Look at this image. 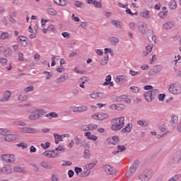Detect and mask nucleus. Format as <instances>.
Returning a JSON list of instances; mask_svg holds the SVG:
<instances>
[{"label":"nucleus","instance_id":"42","mask_svg":"<svg viewBox=\"0 0 181 181\" xmlns=\"http://www.w3.org/2000/svg\"><path fill=\"white\" fill-rule=\"evenodd\" d=\"M169 6L171 9H176L177 4H176L175 0H172L169 4Z\"/></svg>","mask_w":181,"mask_h":181},{"label":"nucleus","instance_id":"26","mask_svg":"<svg viewBox=\"0 0 181 181\" xmlns=\"http://www.w3.org/2000/svg\"><path fill=\"white\" fill-rule=\"evenodd\" d=\"M56 5H59V6H66L67 5V0H54Z\"/></svg>","mask_w":181,"mask_h":181},{"label":"nucleus","instance_id":"33","mask_svg":"<svg viewBox=\"0 0 181 181\" xmlns=\"http://www.w3.org/2000/svg\"><path fill=\"white\" fill-rule=\"evenodd\" d=\"M47 118H49V119H52V118H59V115L54 112H52L50 113H48L45 115Z\"/></svg>","mask_w":181,"mask_h":181},{"label":"nucleus","instance_id":"35","mask_svg":"<svg viewBox=\"0 0 181 181\" xmlns=\"http://www.w3.org/2000/svg\"><path fill=\"white\" fill-rule=\"evenodd\" d=\"M47 12L49 13V15H52V16H56L57 15V11L52 8H48L47 9Z\"/></svg>","mask_w":181,"mask_h":181},{"label":"nucleus","instance_id":"61","mask_svg":"<svg viewBox=\"0 0 181 181\" xmlns=\"http://www.w3.org/2000/svg\"><path fill=\"white\" fill-rule=\"evenodd\" d=\"M93 5L95 6V8H101L102 4L100 1L93 0Z\"/></svg>","mask_w":181,"mask_h":181},{"label":"nucleus","instance_id":"18","mask_svg":"<svg viewBox=\"0 0 181 181\" xmlns=\"http://www.w3.org/2000/svg\"><path fill=\"white\" fill-rule=\"evenodd\" d=\"M74 141L78 146H86L87 145V144H86V141L84 140H81L80 138H78V136H75Z\"/></svg>","mask_w":181,"mask_h":181},{"label":"nucleus","instance_id":"19","mask_svg":"<svg viewBox=\"0 0 181 181\" xmlns=\"http://www.w3.org/2000/svg\"><path fill=\"white\" fill-rule=\"evenodd\" d=\"M11 95H12V93L9 90H6L4 96L0 99V101H9V98H11Z\"/></svg>","mask_w":181,"mask_h":181},{"label":"nucleus","instance_id":"15","mask_svg":"<svg viewBox=\"0 0 181 181\" xmlns=\"http://www.w3.org/2000/svg\"><path fill=\"white\" fill-rule=\"evenodd\" d=\"M151 177H152V175L149 174V173H144L139 176V180L141 181H149Z\"/></svg>","mask_w":181,"mask_h":181},{"label":"nucleus","instance_id":"11","mask_svg":"<svg viewBox=\"0 0 181 181\" xmlns=\"http://www.w3.org/2000/svg\"><path fill=\"white\" fill-rule=\"evenodd\" d=\"M69 78V74L65 73L63 75H62L59 78H57L55 81L54 83L56 84H60L61 83H64L65 81Z\"/></svg>","mask_w":181,"mask_h":181},{"label":"nucleus","instance_id":"44","mask_svg":"<svg viewBox=\"0 0 181 181\" xmlns=\"http://www.w3.org/2000/svg\"><path fill=\"white\" fill-rule=\"evenodd\" d=\"M89 131H93L94 129H97L98 128V125L95 124H88Z\"/></svg>","mask_w":181,"mask_h":181},{"label":"nucleus","instance_id":"17","mask_svg":"<svg viewBox=\"0 0 181 181\" xmlns=\"http://www.w3.org/2000/svg\"><path fill=\"white\" fill-rule=\"evenodd\" d=\"M0 172H2L4 175H11L12 173V168L9 165H6L1 169Z\"/></svg>","mask_w":181,"mask_h":181},{"label":"nucleus","instance_id":"27","mask_svg":"<svg viewBox=\"0 0 181 181\" xmlns=\"http://www.w3.org/2000/svg\"><path fill=\"white\" fill-rule=\"evenodd\" d=\"M87 79L88 78L86 76H83L78 79V83H82L79 85V87H81V88H86V86H84V84H86V81H87Z\"/></svg>","mask_w":181,"mask_h":181},{"label":"nucleus","instance_id":"23","mask_svg":"<svg viewBox=\"0 0 181 181\" xmlns=\"http://www.w3.org/2000/svg\"><path fill=\"white\" fill-rule=\"evenodd\" d=\"M117 149V151H114L112 152L114 155H117V153H119V152H124V151H127V147L124 146L118 145Z\"/></svg>","mask_w":181,"mask_h":181},{"label":"nucleus","instance_id":"40","mask_svg":"<svg viewBox=\"0 0 181 181\" xmlns=\"http://www.w3.org/2000/svg\"><path fill=\"white\" fill-rule=\"evenodd\" d=\"M137 124L138 125H140V127H148L149 125L148 122L145 120H139L137 121Z\"/></svg>","mask_w":181,"mask_h":181},{"label":"nucleus","instance_id":"34","mask_svg":"<svg viewBox=\"0 0 181 181\" xmlns=\"http://www.w3.org/2000/svg\"><path fill=\"white\" fill-rule=\"evenodd\" d=\"M109 60H110V57L108 55L105 56L104 58L100 60L101 66H106V64H107Z\"/></svg>","mask_w":181,"mask_h":181},{"label":"nucleus","instance_id":"57","mask_svg":"<svg viewBox=\"0 0 181 181\" xmlns=\"http://www.w3.org/2000/svg\"><path fill=\"white\" fill-rule=\"evenodd\" d=\"M141 73H142V71H135L133 70L129 71V74H131L132 76H138V75L141 74Z\"/></svg>","mask_w":181,"mask_h":181},{"label":"nucleus","instance_id":"47","mask_svg":"<svg viewBox=\"0 0 181 181\" xmlns=\"http://www.w3.org/2000/svg\"><path fill=\"white\" fill-rule=\"evenodd\" d=\"M28 40V37L25 36H18L17 37V42L21 43V42H26Z\"/></svg>","mask_w":181,"mask_h":181},{"label":"nucleus","instance_id":"9","mask_svg":"<svg viewBox=\"0 0 181 181\" xmlns=\"http://www.w3.org/2000/svg\"><path fill=\"white\" fill-rule=\"evenodd\" d=\"M163 69L162 65H156L153 67L151 70L148 71V76H153L154 74H158V73H160Z\"/></svg>","mask_w":181,"mask_h":181},{"label":"nucleus","instance_id":"63","mask_svg":"<svg viewBox=\"0 0 181 181\" xmlns=\"http://www.w3.org/2000/svg\"><path fill=\"white\" fill-rule=\"evenodd\" d=\"M41 146L43 149H48L50 147V142H46L45 145V144H41Z\"/></svg>","mask_w":181,"mask_h":181},{"label":"nucleus","instance_id":"48","mask_svg":"<svg viewBox=\"0 0 181 181\" xmlns=\"http://www.w3.org/2000/svg\"><path fill=\"white\" fill-rule=\"evenodd\" d=\"M111 75H107L105 78V82L103 83V86H108V84H110V82L111 81Z\"/></svg>","mask_w":181,"mask_h":181},{"label":"nucleus","instance_id":"64","mask_svg":"<svg viewBox=\"0 0 181 181\" xmlns=\"http://www.w3.org/2000/svg\"><path fill=\"white\" fill-rule=\"evenodd\" d=\"M14 172H18V173H22V172H23V168H22V167H15Z\"/></svg>","mask_w":181,"mask_h":181},{"label":"nucleus","instance_id":"60","mask_svg":"<svg viewBox=\"0 0 181 181\" xmlns=\"http://www.w3.org/2000/svg\"><path fill=\"white\" fill-rule=\"evenodd\" d=\"M17 146H18V148L21 147L23 149H26V148H28V144L23 142L17 144Z\"/></svg>","mask_w":181,"mask_h":181},{"label":"nucleus","instance_id":"55","mask_svg":"<svg viewBox=\"0 0 181 181\" xmlns=\"http://www.w3.org/2000/svg\"><path fill=\"white\" fill-rule=\"evenodd\" d=\"M0 63L2 66H6V63H8V59L6 58L0 57Z\"/></svg>","mask_w":181,"mask_h":181},{"label":"nucleus","instance_id":"50","mask_svg":"<svg viewBox=\"0 0 181 181\" xmlns=\"http://www.w3.org/2000/svg\"><path fill=\"white\" fill-rule=\"evenodd\" d=\"M116 110L117 111H122V110H125V105H124V104H117Z\"/></svg>","mask_w":181,"mask_h":181},{"label":"nucleus","instance_id":"4","mask_svg":"<svg viewBox=\"0 0 181 181\" xmlns=\"http://www.w3.org/2000/svg\"><path fill=\"white\" fill-rule=\"evenodd\" d=\"M168 91L170 94L177 95L181 93V85L180 83L175 82L170 85Z\"/></svg>","mask_w":181,"mask_h":181},{"label":"nucleus","instance_id":"21","mask_svg":"<svg viewBox=\"0 0 181 181\" xmlns=\"http://www.w3.org/2000/svg\"><path fill=\"white\" fill-rule=\"evenodd\" d=\"M140 16L144 18V19H151V12L149 10H145L140 13Z\"/></svg>","mask_w":181,"mask_h":181},{"label":"nucleus","instance_id":"6","mask_svg":"<svg viewBox=\"0 0 181 181\" xmlns=\"http://www.w3.org/2000/svg\"><path fill=\"white\" fill-rule=\"evenodd\" d=\"M171 163H181V151L174 153L170 158Z\"/></svg>","mask_w":181,"mask_h":181},{"label":"nucleus","instance_id":"36","mask_svg":"<svg viewBox=\"0 0 181 181\" xmlns=\"http://www.w3.org/2000/svg\"><path fill=\"white\" fill-rule=\"evenodd\" d=\"M91 173L90 170H86V171H83L80 175V177H87Z\"/></svg>","mask_w":181,"mask_h":181},{"label":"nucleus","instance_id":"53","mask_svg":"<svg viewBox=\"0 0 181 181\" xmlns=\"http://www.w3.org/2000/svg\"><path fill=\"white\" fill-rule=\"evenodd\" d=\"M42 155L44 156H47V158H52V151H46L44 153H42Z\"/></svg>","mask_w":181,"mask_h":181},{"label":"nucleus","instance_id":"3","mask_svg":"<svg viewBox=\"0 0 181 181\" xmlns=\"http://www.w3.org/2000/svg\"><path fill=\"white\" fill-rule=\"evenodd\" d=\"M45 114V112L44 110H34L29 115L28 119H30L31 121H36V119H39V118L43 117Z\"/></svg>","mask_w":181,"mask_h":181},{"label":"nucleus","instance_id":"51","mask_svg":"<svg viewBox=\"0 0 181 181\" xmlns=\"http://www.w3.org/2000/svg\"><path fill=\"white\" fill-rule=\"evenodd\" d=\"M18 100L19 101H26V100H28V96L21 93L18 96Z\"/></svg>","mask_w":181,"mask_h":181},{"label":"nucleus","instance_id":"37","mask_svg":"<svg viewBox=\"0 0 181 181\" xmlns=\"http://www.w3.org/2000/svg\"><path fill=\"white\" fill-rule=\"evenodd\" d=\"M74 5L76 6V8H80L81 9L83 8V6H84V3L80 1H75Z\"/></svg>","mask_w":181,"mask_h":181},{"label":"nucleus","instance_id":"39","mask_svg":"<svg viewBox=\"0 0 181 181\" xmlns=\"http://www.w3.org/2000/svg\"><path fill=\"white\" fill-rule=\"evenodd\" d=\"M175 25L172 22H168L163 25V29H172Z\"/></svg>","mask_w":181,"mask_h":181},{"label":"nucleus","instance_id":"38","mask_svg":"<svg viewBox=\"0 0 181 181\" xmlns=\"http://www.w3.org/2000/svg\"><path fill=\"white\" fill-rule=\"evenodd\" d=\"M83 156L84 159H90V156H91V153H90V150L85 149Z\"/></svg>","mask_w":181,"mask_h":181},{"label":"nucleus","instance_id":"13","mask_svg":"<svg viewBox=\"0 0 181 181\" xmlns=\"http://www.w3.org/2000/svg\"><path fill=\"white\" fill-rule=\"evenodd\" d=\"M138 29L139 32H140L141 35H145V33H146V29H148V24L145 23H141L139 25Z\"/></svg>","mask_w":181,"mask_h":181},{"label":"nucleus","instance_id":"29","mask_svg":"<svg viewBox=\"0 0 181 181\" xmlns=\"http://www.w3.org/2000/svg\"><path fill=\"white\" fill-rule=\"evenodd\" d=\"M152 47H153L151 45H147L146 47V51L143 52V56H144V57H146V56H148V54L152 52Z\"/></svg>","mask_w":181,"mask_h":181},{"label":"nucleus","instance_id":"54","mask_svg":"<svg viewBox=\"0 0 181 181\" xmlns=\"http://www.w3.org/2000/svg\"><path fill=\"white\" fill-rule=\"evenodd\" d=\"M52 152V158H56L60 156V154L56 151V150L50 151Z\"/></svg>","mask_w":181,"mask_h":181},{"label":"nucleus","instance_id":"52","mask_svg":"<svg viewBox=\"0 0 181 181\" xmlns=\"http://www.w3.org/2000/svg\"><path fill=\"white\" fill-rule=\"evenodd\" d=\"M109 40L110 42H111L112 43H119V40L115 37H109Z\"/></svg>","mask_w":181,"mask_h":181},{"label":"nucleus","instance_id":"25","mask_svg":"<svg viewBox=\"0 0 181 181\" xmlns=\"http://www.w3.org/2000/svg\"><path fill=\"white\" fill-rule=\"evenodd\" d=\"M11 37H12V36L11 35V34H9V33H1V34L0 35L1 40L11 39Z\"/></svg>","mask_w":181,"mask_h":181},{"label":"nucleus","instance_id":"7","mask_svg":"<svg viewBox=\"0 0 181 181\" xmlns=\"http://www.w3.org/2000/svg\"><path fill=\"white\" fill-rule=\"evenodd\" d=\"M1 159L6 163H13L15 162V156L12 154H3L1 155Z\"/></svg>","mask_w":181,"mask_h":181},{"label":"nucleus","instance_id":"46","mask_svg":"<svg viewBox=\"0 0 181 181\" xmlns=\"http://www.w3.org/2000/svg\"><path fill=\"white\" fill-rule=\"evenodd\" d=\"M87 110H88V107H87V106L78 107V112H84L85 111H87Z\"/></svg>","mask_w":181,"mask_h":181},{"label":"nucleus","instance_id":"56","mask_svg":"<svg viewBox=\"0 0 181 181\" xmlns=\"http://www.w3.org/2000/svg\"><path fill=\"white\" fill-rule=\"evenodd\" d=\"M74 170L78 176H80V173L83 172V169L80 167H75Z\"/></svg>","mask_w":181,"mask_h":181},{"label":"nucleus","instance_id":"22","mask_svg":"<svg viewBox=\"0 0 181 181\" xmlns=\"http://www.w3.org/2000/svg\"><path fill=\"white\" fill-rule=\"evenodd\" d=\"M131 129H132V124L129 123L124 128L121 130V132H122V134H129Z\"/></svg>","mask_w":181,"mask_h":181},{"label":"nucleus","instance_id":"10","mask_svg":"<svg viewBox=\"0 0 181 181\" xmlns=\"http://www.w3.org/2000/svg\"><path fill=\"white\" fill-rule=\"evenodd\" d=\"M21 132L24 134H36L37 132H40V131L37 129L30 127H23Z\"/></svg>","mask_w":181,"mask_h":181},{"label":"nucleus","instance_id":"32","mask_svg":"<svg viewBox=\"0 0 181 181\" xmlns=\"http://www.w3.org/2000/svg\"><path fill=\"white\" fill-rule=\"evenodd\" d=\"M110 118V115L107 113H99V121H103L104 119H107Z\"/></svg>","mask_w":181,"mask_h":181},{"label":"nucleus","instance_id":"62","mask_svg":"<svg viewBox=\"0 0 181 181\" xmlns=\"http://www.w3.org/2000/svg\"><path fill=\"white\" fill-rule=\"evenodd\" d=\"M18 62H25V58H23V54L22 52L18 53Z\"/></svg>","mask_w":181,"mask_h":181},{"label":"nucleus","instance_id":"49","mask_svg":"<svg viewBox=\"0 0 181 181\" xmlns=\"http://www.w3.org/2000/svg\"><path fill=\"white\" fill-rule=\"evenodd\" d=\"M9 134V131L6 129H0V135L5 136V135H8Z\"/></svg>","mask_w":181,"mask_h":181},{"label":"nucleus","instance_id":"5","mask_svg":"<svg viewBox=\"0 0 181 181\" xmlns=\"http://www.w3.org/2000/svg\"><path fill=\"white\" fill-rule=\"evenodd\" d=\"M139 165V163L138 161H135L132 165L129 168V169L126 173V176L127 177H132L134 175V173L136 172V169L138 168V166Z\"/></svg>","mask_w":181,"mask_h":181},{"label":"nucleus","instance_id":"14","mask_svg":"<svg viewBox=\"0 0 181 181\" xmlns=\"http://www.w3.org/2000/svg\"><path fill=\"white\" fill-rule=\"evenodd\" d=\"M118 141H119V138L115 136L111 138L109 137L107 139V142L109 145H118Z\"/></svg>","mask_w":181,"mask_h":181},{"label":"nucleus","instance_id":"24","mask_svg":"<svg viewBox=\"0 0 181 181\" xmlns=\"http://www.w3.org/2000/svg\"><path fill=\"white\" fill-rule=\"evenodd\" d=\"M3 53L4 57H11L12 53H13V51L10 47H6Z\"/></svg>","mask_w":181,"mask_h":181},{"label":"nucleus","instance_id":"12","mask_svg":"<svg viewBox=\"0 0 181 181\" xmlns=\"http://www.w3.org/2000/svg\"><path fill=\"white\" fill-rule=\"evenodd\" d=\"M18 137L16 134H11V132H9V133L5 135L4 140L6 142H12L13 141H16Z\"/></svg>","mask_w":181,"mask_h":181},{"label":"nucleus","instance_id":"28","mask_svg":"<svg viewBox=\"0 0 181 181\" xmlns=\"http://www.w3.org/2000/svg\"><path fill=\"white\" fill-rule=\"evenodd\" d=\"M104 93L100 92H93V93L90 94V97L91 98H99L100 97H103Z\"/></svg>","mask_w":181,"mask_h":181},{"label":"nucleus","instance_id":"59","mask_svg":"<svg viewBox=\"0 0 181 181\" xmlns=\"http://www.w3.org/2000/svg\"><path fill=\"white\" fill-rule=\"evenodd\" d=\"M130 90L132 91V93H139V88L137 86H132L130 87Z\"/></svg>","mask_w":181,"mask_h":181},{"label":"nucleus","instance_id":"43","mask_svg":"<svg viewBox=\"0 0 181 181\" xmlns=\"http://www.w3.org/2000/svg\"><path fill=\"white\" fill-rule=\"evenodd\" d=\"M96 165L97 163H90L89 164H86L85 165V169H88V170H90V169H93Z\"/></svg>","mask_w":181,"mask_h":181},{"label":"nucleus","instance_id":"45","mask_svg":"<svg viewBox=\"0 0 181 181\" xmlns=\"http://www.w3.org/2000/svg\"><path fill=\"white\" fill-rule=\"evenodd\" d=\"M168 11H160L158 13V16L160 18H161V19H165L166 18V16H168Z\"/></svg>","mask_w":181,"mask_h":181},{"label":"nucleus","instance_id":"2","mask_svg":"<svg viewBox=\"0 0 181 181\" xmlns=\"http://www.w3.org/2000/svg\"><path fill=\"white\" fill-rule=\"evenodd\" d=\"M125 125V117H120L118 118H115L111 120V127L112 131H120L124 128Z\"/></svg>","mask_w":181,"mask_h":181},{"label":"nucleus","instance_id":"20","mask_svg":"<svg viewBox=\"0 0 181 181\" xmlns=\"http://www.w3.org/2000/svg\"><path fill=\"white\" fill-rule=\"evenodd\" d=\"M127 81V76L125 75H119L116 77V83H119V84H122V83H125Z\"/></svg>","mask_w":181,"mask_h":181},{"label":"nucleus","instance_id":"31","mask_svg":"<svg viewBox=\"0 0 181 181\" xmlns=\"http://www.w3.org/2000/svg\"><path fill=\"white\" fill-rule=\"evenodd\" d=\"M177 121H179V118L177 116H172L171 120H170V124L173 127H175V125L177 124Z\"/></svg>","mask_w":181,"mask_h":181},{"label":"nucleus","instance_id":"41","mask_svg":"<svg viewBox=\"0 0 181 181\" xmlns=\"http://www.w3.org/2000/svg\"><path fill=\"white\" fill-rule=\"evenodd\" d=\"M54 138L55 139V144H59V142H60V141H63L62 139V135H59L57 134H54Z\"/></svg>","mask_w":181,"mask_h":181},{"label":"nucleus","instance_id":"58","mask_svg":"<svg viewBox=\"0 0 181 181\" xmlns=\"http://www.w3.org/2000/svg\"><path fill=\"white\" fill-rule=\"evenodd\" d=\"M34 88H35V87L33 86H28L27 88H25L24 89V91L25 93H29L30 91H33Z\"/></svg>","mask_w":181,"mask_h":181},{"label":"nucleus","instance_id":"16","mask_svg":"<svg viewBox=\"0 0 181 181\" xmlns=\"http://www.w3.org/2000/svg\"><path fill=\"white\" fill-rule=\"evenodd\" d=\"M110 23L116 28V29H122L124 26V23L121 21H118L117 20H111Z\"/></svg>","mask_w":181,"mask_h":181},{"label":"nucleus","instance_id":"1","mask_svg":"<svg viewBox=\"0 0 181 181\" xmlns=\"http://www.w3.org/2000/svg\"><path fill=\"white\" fill-rule=\"evenodd\" d=\"M144 89L151 90L146 91L143 95L144 98H145L147 103H152V100H155L158 97V94H159V90L158 89H153V86L151 85L145 86Z\"/></svg>","mask_w":181,"mask_h":181},{"label":"nucleus","instance_id":"30","mask_svg":"<svg viewBox=\"0 0 181 181\" xmlns=\"http://www.w3.org/2000/svg\"><path fill=\"white\" fill-rule=\"evenodd\" d=\"M40 166H42V168H44V169H52L53 165H52L51 164H49L47 162H42L40 163Z\"/></svg>","mask_w":181,"mask_h":181},{"label":"nucleus","instance_id":"8","mask_svg":"<svg viewBox=\"0 0 181 181\" xmlns=\"http://www.w3.org/2000/svg\"><path fill=\"white\" fill-rule=\"evenodd\" d=\"M103 169L106 175H115V168L110 165H103Z\"/></svg>","mask_w":181,"mask_h":181}]
</instances>
